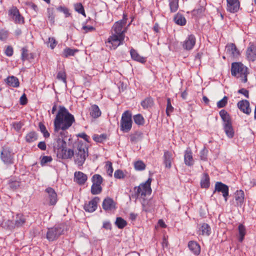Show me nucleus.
I'll list each match as a JSON object with an SVG mask.
<instances>
[{
	"instance_id": "nucleus-1",
	"label": "nucleus",
	"mask_w": 256,
	"mask_h": 256,
	"mask_svg": "<svg viewBox=\"0 0 256 256\" xmlns=\"http://www.w3.org/2000/svg\"><path fill=\"white\" fill-rule=\"evenodd\" d=\"M75 122L74 116L64 106H60L59 110L54 121V136L53 143V149L57 158L59 159H68L74 155L72 149L66 148V143L64 140L66 132Z\"/></svg>"
},
{
	"instance_id": "nucleus-2",
	"label": "nucleus",
	"mask_w": 256,
	"mask_h": 256,
	"mask_svg": "<svg viewBox=\"0 0 256 256\" xmlns=\"http://www.w3.org/2000/svg\"><path fill=\"white\" fill-rule=\"evenodd\" d=\"M72 150L74 152V155L70 158L74 156V162L78 165L79 168L81 169V167L84 163L86 157L88 156V146L83 142L78 141L76 144L74 150Z\"/></svg>"
},
{
	"instance_id": "nucleus-3",
	"label": "nucleus",
	"mask_w": 256,
	"mask_h": 256,
	"mask_svg": "<svg viewBox=\"0 0 256 256\" xmlns=\"http://www.w3.org/2000/svg\"><path fill=\"white\" fill-rule=\"evenodd\" d=\"M248 68L242 63L234 62L232 64L231 74L237 78H240L243 83L248 82Z\"/></svg>"
},
{
	"instance_id": "nucleus-4",
	"label": "nucleus",
	"mask_w": 256,
	"mask_h": 256,
	"mask_svg": "<svg viewBox=\"0 0 256 256\" xmlns=\"http://www.w3.org/2000/svg\"><path fill=\"white\" fill-rule=\"evenodd\" d=\"M151 182L152 178H150L145 182L141 184L138 186H135L134 194H132V196L136 200L138 198L145 200L147 195H150L152 194Z\"/></svg>"
},
{
	"instance_id": "nucleus-5",
	"label": "nucleus",
	"mask_w": 256,
	"mask_h": 256,
	"mask_svg": "<svg viewBox=\"0 0 256 256\" xmlns=\"http://www.w3.org/2000/svg\"><path fill=\"white\" fill-rule=\"evenodd\" d=\"M132 114L129 110H126L122 114L120 121V130L124 132H129L132 128Z\"/></svg>"
},
{
	"instance_id": "nucleus-6",
	"label": "nucleus",
	"mask_w": 256,
	"mask_h": 256,
	"mask_svg": "<svg viewBox=\"0 0 256 256\" xmlns=\"http://www.w3.org/2000/svg\"><path fill=\"white\" fill-rule=\"evenodd\" d=\"M124 36L112 34L106 40L105 44L110 50H116L118 46L124 43Z\"/></svg>"
},
{
	"instance_id": "nucleus-7",
	"label": "nucleus",
	"mask_w": 256,
	"mask_h": 256,
	"mask_svg": "<svg viewBox=\"0 0 256 256\" xmlns=\"http://www.w3.org/2000/svg\"><path fill=\"white\" fill-rule=\"evenodd\" d=\"M14 155L12 150L8 146H4L0 153V159L6 165H12L14 164Z\"/></svg>"
},
{
	"instance_id": "nucleus-8",
	"label": "nucleus",
	"mask_w": 256,
	"mask_h": 256,
	"mask_svg": "<svg viewBox=\"0 0 256 256\" xmlns=\"http://www.w3.org/2000/svg\"><path fill=\"white\" fill-rule=\"evenodd\" d=\"M64 229L60 226L48 228L46 232V238L49 241H54L63 234Z\"/></svg>"
},
{
	"instance_id": "nucleus-9",
	"label": "nucleus",
	"mask_w": 256,
	"mask_h": 256,
	"mask_svg": "<svg viewBox=\"0 0 256 256\" xmlns=\"http://www.w3.org/2000/svg\"><path fill=\"white\" fill-rule=\"evenodd\" d=\"M216 192H222L225 202H227L229 195V188L227 185L220 182H216L213 193L214 194Z\"/></svg>"
},
{
	"instance_id": "nucleus-10",
	"label": "nucleus",
	"mask_w": 256,
	"mask_h": 256,
	"mask_svg": "<svg viewBox=\"0 0 256 256\" xmlns=\"http://www.w3.org/2000/svg\"><path fill=\"white\" fill-rule=\"evenodd\" d=\"M125 25V20H121L115 22L112 28V34L119 36H122L125 37V30H122L123 27Z\"/></svg>"
},
{
	"instance_id": "nucleus-11",
	"label": "nucleus",
	"mask_w": 256,
	"mask_h": 256,
	"mask_svg": "<svg viewBox=\"0 0 256 256\" xmlns=\"http://www.w3.org/2000/svg\"><path fill=\"white\" fill-rule=\"evenodd\" d=\"M26 218L22 214H17L15 222H14L12 220H8L7 225L8 228L12 230L16 227L19 228L22 226L26 222Z\"/></svg>"
},
{
	"instance_id": "nucleus-12",
	"label": "nucleus",
	"mask_w": 256,
	"mask_h": 256,
	"mask_svg": "<svg viewBox=\"0 0 256 256\" xmlns=\"http://www.w3.org/2000/svg\"><path fill=\"white\" fill-rule=\"evenodd\" d=\"M196 43V38L193 34L188 36L186 40L183 42L182 46L185 50H190L194 46Z\"/></svg>"
},
{
	"instance_id": "nucleus-13",
	"label": "nucleus",
	"mask_w": 256,
	"mask_h": 256,
	"mask_svg": "<svg viewBox=\"0 0 256 256\" xmlns=\"http://www.w3.org/2000/svg\"><path fill=\"white\" fill-rule=\"evenodd\" d=\"M9 14L16 24H24V20L20 13L16 7H12L9 11Z\"/></svg>"
},
{
	"instance_id": "nucleus-14",
	"label": "nucleus",
	"mask_w": 256,
	"mask_h": 256,
	"mask_svg": "<svg viewBox=\"0 0 256 256\" xmlns=\"http://www.w3.org/2000/svg\"><path fill=\"white\" fill-rule=\"evenodd\" d=\"M100 198L98 196L94 198L91 200L86 203L84 205V210L89 212H93L98 207V204L100 202Z\"/></svg>"
},
{
	"instance_id": "nucleus-15",
	"label": "nucleus",
	"mask_w": 256,
	"mask_h": 256,
	"mask_svg": "<svg viewBox=\"0 0 256 256\" xmlns=\"http://www.w3.org/2000/svg\"><path fill=\"white\" fill-rule=\"evenodd\" d=\"M227 11L231 13L236 12L240 9V2L238 0H226Z\"/></svg>"
},
{
	"instance_id": "nucleus-16",
	"label": "nucleus",
	"mask_w": 256,
	"mask_h": 256,
	"mask_svg": "<svg viewBox=\"0 0 256 256\" xmlns=\"http://www.w3.org/2000/svg\"><path fill=\"white\" fill-rule=\"evenodd\" d=\"M246 56L248 60L254 62L256 60V46L250 42L246 51Z\"/></svg>"
},
{
	"instance_id": "nucleus-17",
	"label": "nucleus",
	"mask_w": 256,
	"mask_h": 256,
	"mask_svg": "<svg viewBox=\"0 0 256 256\" xmlns=\"http://www.w3.org/2000/svg\"><path fill=\"white\" fill-rule=\"evenodd\" d=\"M226 54L234 58H237L240 54V52L237 48L236 44L233 43H229L227 44L226 46Z\"/></svg>"
},
{
	"instance_id": "nucleus-18",
	"label": "nucleus",
	"mask_w": 256,
	"mask_h": 256,
	"mask_svg": "<svg viewBox=\"0 0 256 256\" xmlns=\"http://www.w3.org/2000/svg\"><path fill=\"white\" fill-rule=\"evenodd\" d=\"M45 192L48 194L49 204L50 206H54L58 201L57 194L54 188L48 187L45 190Z\"/></svg>"
},
{
	"instance_id": "nucleus-19",
	"label": "nucleus",
	"mask_w": 256,
	"mask_h": 256,
	"mask_svg": "<svg viewBox=\"0 0 256 256\" xmlns=\"http://www.w3.org/2000/svg\"><path fill=\"white\" fill-rule=\"evenodd\" d=\"M88 180V176L82 172H76L74 174V182L80 186L84 185Z\"/></svg>"
},
{
	"instance_id": "nucleus-20",
	"label": "nucleus",
	"mask_w": 256,
	"mask_h": 256,
	"mask_svg": "<svg viewBox=\"0 0 256 256\" xmlns=\"http://www.w3.org/2000/svg\"><path fill=\"white\" fill-rule=\"evenodd\" d=\"M184 162L186 166H192L194 164V160L192 156V152L190 148L184 152Z\"/></svg>"
},
{
	"instance_id": "nucleus-21",
	"label": "nucleus",
	"mask_w": 256,
	"mask_h": 256,
	"mask_svg": "<svg viewBox=\"0 0 256 256\" xmlns=\"http://www.w3.org/2000/svg\"><path fill=\"white\" fill-rule=\"evenodd\" d=\"M238 108L244 113L250 114L251 112V109L250 107V102L248 100H242L238 102Z\"/></svg>"
},
{
	"instance_id": "nucleus-22",
	"label": "nucleus",
	"mask_w": 256,
	"mask_h": 256,
	"mask_svg": "<svg viewBox=\"0 0 256 256\" xmlns=\"http://www.w3.org/2000/svg\"><path fill=\"white\" fill-rule=\"evenodd\" d=\"M130 54L132 60L142 64H144L146 61V58L140 56L138 52L133 48L130 50Z\"/></svg>"
},
{
	"instance_id": "nucleus-23",
	"label": "nucleus",
	"mask_w": 256,
	"mask_h": 256,
	"mask_svg": "<svg viewBox=\"0 0 256 256\" xmlns=\"http://www.w3.org/2000/svg\"><path fill=\"white\" fill-rule=\"evenodd\" d=\"M188 248L190 252L196 256H198L200 252V246L196 241L190 240L188 243Z\"/></svg>"
},
{
	"instance_id": "nucleus-24",
	"label": "nucleus",
	"mask_w": 256,
	"mask_h": 256,
	"mask_svg": "<svg viewBox=\"0 0 256 256\" xmlns=\"http://www.w3.org/2000/svg\"><path fill=\"white\" fill-rule=\"evenodd\" d=\"M103 209L106 211L110 210L114 208V200L109 197L106 198L102 204Z\"/></svg>"
},
{
	"instance_id": "nucleus-25",
	"label": "nucleus",
	"mask_w": 256,
	"mask_h": 256,
	"mask_svg": "<svg viewBox=\"0 0 256 256\" xmlns=\"http://www.w3.org/2000/svg\"><path fill=\"white\" fill-rule=\"evenodd\" d=\"M210 178L208 173H204L202 175L200 184L202 188L208 189L210 186Z\"/></svg>"
},
{
	"instance_id": "nucleus-26",
	"label": "nucleus",
	"mask_w": 256,
	"mask_h": 256,
	"mask_svg": "<svg viewBox=\"0 0 256 256\" xmlns=\"http://www.w3.org/2000/svg\"><path fill=\"white\" fill-rule=\"evenodd\" d=\"M164 158V163L166 167L170 168L172 167V162L173 160L172 154L169 151H165Z\"/></svg>"
},
{
	"instance_id": "nucleus-27",
	"label": "nucleus",
	"mask_w": 256,
	"mask_h": 256,
	"mask_svg": "<svg viewBox=\"0 0 256 256\" xmlns=\"http://www.w3.org/2000/svg\"><path fill=\"white\" fill-rule=\"evenodd\" d=\"M235 199L236 204L238 206H242L244 202V192L242 190H238L235 193Z\"/></svg>"
},
{
	"instance_id": "nucleus-28",
	"label": "nucleus",
	"mask_w": 256,
	"mask_h": 256,
	"mask_svg": "<svg viewBox=\"0 0 256 256\" xmlns=\"http://www.w3.org/2000/svg\"><path fill=\"white\" fill-rule=\"evenodd\" d=\"M7 84L11 87L18 88L20 86L18 79L14 76H9L6 80Z\"/></svg>"
},
{
	"instance_id": "nucleus-29",
	"label": "nucleus",
	"mask_w": 256,
	"mask_h": 256,
	"mask_svg": "<svg viewBox=\"0 0 256 256\" xmlns=\"http://www.w3.org/2000/svg\"><path fill=\"white\" fill-rule=\"evenodd\" d=\"M219 114L223 121V124H228L232 123L230 114L225 110H222Z\"/></svg>"
},
{
	"instance_id": "nucleus-30",
	"label": "nucleus",
	"mask_w": 256,
	"mask_h": 256,
	"mask_svg": "<svg viewBox=\"0 0 256 256\" xmlns=\"http://www.w3.org/2000/svg\"><path fill=\"white\" fill-rule=\"evenodd\" d=\"M223 128L226 136L228 138H234V132L232 126V123L228 124H223Z\"/></svg>"
},
{
	"instance_id": "nucleus-31",
	"label": "nucleus",
	"mask_w": 256,
	"mask_h": 256,
	"mask_svg": "<svg viewBox=\"0 0 256 256\" xmlns=\"http://www.w3.org/2000/svg\"><path fill=\"white\" fill-rule=\"evenodd\" d=\"M101 114L100 109L96 104L92 105L90 108V116L94 118H96L100 116Z\"/></svg>"
},
{
	"instance_id": "nucleus-32",
	"label": "nucleus",
	"mask_w": 256,
	"mask_h": 256,
	"mask_svg": "<svg viewBox=\"0 0 256 256\" xmlns=\"http://www.w3.org/2000/svg\"><path fill=\"white\" fill-rule=\"evenodd\" d=\"M34 58V54L32 53H29L26 47L22 48L21 54V60L22 61L24 62L26 60L33 59Z\"/></svg>"
},
{
	"instance_id": "nucleus-33",
	"label": "nucleus",
	"mask_w": 256,
	"mask_h": 256,
	"mask_svg": "<svg viewBox=\"0 0 256 256\" xmlns=\"http://www.w3.org/2000/svg\"><path fill=\"white\" fill-rule=\"evenodd\" d=\"M174 20L176 24L181 26L186 25V22L185 17L180 13H178L174 16Z\"/></svg>"
},
{
	"instance_id": "nucleus-34",
	"label": "nucleus",
	"mask_w": 256,
	"mask_h": 256,
	"mask_svg": "<svg viewBox=\"0 0 256 256\" xmlns=\"http://www.w3.org/2000/svg\"><path fill=\"white\" fill-rule=\"evenodd\" d=\"M78 52V50L77 49L66 47L64 50L61 56L63 58H66L70 56H74Z\"/></svg>"
},
{
	"instance_id": "nucleus-35",
	"label": "nucleus",
	"mask_w": 256,
	"mask_h": 256,
	"mask_svg": "<svg viewBox=\"0 0 256 256\" xmlns=\"http://www.w3.org/2000/svg\"><path fill=\"white\" fill-rule=\"evenodd\" d=\"M211 228L208 224L204 223L199 228L200 234L208 236L210 234Z\"/></svg>"
},
{
	"instance_id": "nucleus-36",
	"label": "nucleus",
	"mask_w": 256,
	"mask_h": 256,
	"mask_svg": "<svg viewBox=\"0 0 256 256\" xmlns=\"http://www.w3.org/2000/svg\"><path fill=\"white\" fill-rule=\"evenodd\" d=\"M38 138V134L34 131L29 132L25 136L26 141L28 143H31L36 140Z\"/></svg>"
},
{
	"instance_id": "nucleus-37",
	"label": "nucleus",
	"mask_w": 256,
	"mask_h": 256,
	"mask_svg": "<svg viewBox=\"0 0 256 256\" xmlns=\"http://www.w3.org/2000/svg\"><path fill=\"white\" fill-rule=\"evenodd\" d=\"M238 241L242 242L246 234V226L242 224H240L238 226Z\"/></svg>"
},
{
	"instance_id": "nucleus-38",
	"label": "nucleus",
	"mask_w": 256,
	"mask_h": 256,
	"mask_svg": "<svg viewBox=\"0 0 256 256\" xmlns=\"http://www.w3.org/2000/svg\"><path fill=\"white\" fill-rule=\"evenodd\" d=\"M140 104L144 109H147L152 106L154 105V100L151 97H148L142 100Z\"/></svg>"
},
{
	"instance_id": "nucleus-39",
	"label": "nucleus",
	"mask_w": 256,
	"mask_h": 256,
	"mask_svg": "<svg viewBox=\"0 0 256 256\" xmlns=\"http://www.w3.org/2000/svg\"><path fill=\"white\" fill-rule=\"evenodd\" d=\"M48 20L50 24L52 25L54 23L55 15L54 8H47Z\"/></svg>"
},
{
	"instance_id": "nucleus-40",
	"label": "nucleus",
	"mask_w": 256,
	"mask_h": 256,
	"mask_svg": "<svg viewBox=\"0 0 256 256\" xmlns=\"http://www.w3.org/2000/svg\"><path fill=\"white\" fill-rule=\"evenodd\" d=\"M205 10V8L204 6H200L198 8L194 9L192 12V16H196L197 18H200L203 16Z\"/></svg>"
},
{
	"instance_id": "nucleus-41",
	"label": "nucleus",
	"mask_w": 256,
	"mask_h": 256,
	"mask_svg": "<svg viewBox=\"0 0 256 256\" xmlns=\"http://www.w3.org/2000/svg\"><path fill=\"white\" fill-rule=\"evenodd\" d=\"M133 119L135 124L138 126H143L145 123V120L144 116L140 114L134 115Z\"/></svg>"
},
{
	"instance_id": "nucleus-42",
	"label": "nucleus",
	"mask_w": 256,
	"mask_h": 256,
	"mask_svg": "<svg viewBox=\"0 0 256 256\" xmlns=\"http://www.w3.org/2000/svg\"><path fill=\"white\" fill-rule=\"evenodd\" d=\"M114 224L119 229H122L126 226L128 223L126 221L122 218L117 217Z\"/></svg>"
},
{
	"instance_id": "nucleus-43",
	"label": "nucleus",
	"mask_w": 256,
	"mask_h": 256,
	"mask_svg": "<svg viewBox=\"0 0 256 256\" xmlns=\"http://www.w3.org/2000/svg\"><path fill=\"white\" fill-rule=\"evenodd\" d=\"M92 138L96 142L102 143L107 139V134H102L100 135L94 134L92 136Z\"/></svg>"
},
{
	"instance_id": "nucleus-44",
	"label": "nucleus",
	"mask_w": 256,
	"mask_h": 256,
	"mask_svg": "<svg viewBox=\"0 0 256 256\" xmlns=\"http://www.w3.org/2000/svg\"><path fill=\"white\" fill-rule=\"evenodd\" d=\"M38 128L40 131L42 133L43 136L45 138H47L50 137V134L48 132L47 130L46 126L42 122H39L38 124Z\"/></svg>"
},
{
	"instance_id": "nucleus-45",
	"label": "nucleus",
	"mask_w": 256,
	"mask_h": 256,
	"mask_svg": "<svg viewBox=\"0 0 256 256\" xmlns=\"http://www.w3.org/2000/svg\"><path fill=\"white\" fill-rule=\"evenodd\" d=\"M103 178L102 176L98 174H94L92 178V184L101 186Z\"/></svg>"
},
{
	"instance_id": "nucleus-46",
	"label": "nucleus",
	"mask_w": 256,
	"mask_h": 256,
	"mask_svg": "<svg viewBox=\"0 0 256 256\" xmlns=\"http://www.w3.org/2000/svg\"><path fill=\"white\" fill-rule=\"evenodd\" d=\"M56 9L58 12L63 13L66 18H68L71 16L69 9L64 6H60Z\"/></svg>"
},
{
	"instance_id": "nucleus-47",
	"label": "nucleus",
	"mask_w": 256,
	"mask_h": 256,
	"mask_svg": "<svg viewBox=\"0 0 256 256\" xmlns=\"http://www.w3.org/2000/svg\"><path fill=\"white\" fill-rule=\"evenodd\" d=\"M56 78L60 80H62L66 84V74L64 69L58 72Z\"/></svg>"
},
{
	"instance_id": "nucleus-48",
	"label": "nucleus",
	"mask_w": 256,
	"mask_h": 256,
	"mask_svg": "<svg viewBox=\"0 0 256 256\" xmlns=\"http://www.w3.org/2000/svg\"><path fill=\"white\" fill-rule=\"evenodd\" d=\"M146 164L142 160H138L134 163V168L135 170L138 171H142L145 170Z\"/></svg>"
},
{
	"instance_id": "nucleus-49",
	"label": "nucleus",
	"mask_w": 256,
	"mask_h": 256,
	"mask_svg": "<svg viewBox=\"0 0 256 256\" xmlns=\"http://www.w3.org/2000/svg\"><path fill=\"white\" fill-rule=\"evenodd\" d=\"M166 100L167 103L166 112L168 116H170V114L174 112V108L172 105L170 98H168Z\"/></svg>"
},
{
	"instance_id": "nucleus-50",
	"label": "nucleus",
	"mask_w": 256,
	"mask_h": 256,
	"mask_svg": "<svg viewBox=\"0 0 256 256\" xmlns=\"http://www.w3.org/2000/svg\"><path fill=\"white\" fill-rule=\"evenodd\" d=\"M169 6L172 12H176L178 8V0H170Z\"/></svg>"
},
{
	"instance_id": "nucleus-51",
	"label": "nucleus",
	"mask_w": 256,
	"mask_h": 256,
	"mask_svg": "<svg viewBox=\"0 0 256 256\" xmlns=\"http://www.w3.org/2000/svg\"><path fill=\"white\" fill-rule=\"evenodd\" d=\"M90 192L94 195L100 194L102 192V187L100 185L92 184Z\"/></svg>"
},
{
	"instance_id": "nucleus-52",
	"label": "nucleus",
	"mask_w": 256,
	"mask_h": 256,
	"mask_svg": "<svg viewBox=\"0 0 256 256\" xmlns=\"http://www.w3.org/2000/svg\"><path fill=\"white\" fill-rule=\"evenodd\" d=\"M74 7L76 12L86 16L84 8L81 3H76L74 4Z\"/></svg>"
},
{
	"instance_id": "nucleus-53",
	"label": "nucleus",
	"mask_w": 256,
	"mask_h": 256,
	"mask_svg": "<svg viewBox=\"0 0 256 256\" xmlns=\"http://www.w3.org/2000/svg\"><path fill=\"white\" fill-rule=\"evenodd\" d=\"M208 150L205 146L204 147L202 150L200 152V159L203 161H207Z\"/></svg>"
},
{
	"instance_id": "nucleus-54",
	"label": "nucleus",
	"mask_w": 256,
	"mask_h": 256,
	"mask_svg": "<svg viewBox=\"0 0 256 256\" xmlns=\"http://www.w3.org/2000/svg\"><path fill=\"white\" fill-rule=\"evenodd\" d=\"M24 123L22 122H14L12 124V128L17 132H20L22 128L24 126Z\"/></svg>"
},
{
	"instance_id": "nucleus-55",
	"label": "nucleus",
	"mask_w": 256,
	"mask_h": 256,
	"mask_svg": "<svg viewBox=\"0 0 256 256\" xmlns=\"http://www.w3.org/2000/svg\"><path fill=\"white\" fill-rule=\"evenodd\" d=\"M9 35V32L5 29L0 30V40L4 41L6 40Z\"/></svg>"
},
{
	"instance_id": "nucleus-56",
	"label": "nucleus",
	"mask_w": 256,
	"mask_h": 256,
	"mask_svg": "<svg viewBox=\"0 0 256 256\" xmlns=\"http://www.w3.org/2000/svg\"><path fill=\"white\" fill-rule=\"evenodd\" d=\"M228 100V98L226 96H224L221 100L217 102V107L218 108H224L227 104Z\"/></svg>"
},
{
	"instance_id": "nucleus-57",
	"label": "nucleus",
	"mask_w": 256,
	"mask_h": 256,
	"mask_svg": "<svg viewBox=\"0 0 256 256\" xmlns=\"http://www.w3.org/2000/svg\"><path fill=\"white\" fill-rule=\"evenodd\" d=\"M58 44L57 41L54 37L48 38V46L51 49L54 50Z\"/></svg>"
},
{
	"instance_id": "nucleus-58",
	"label": "nucleus",
	"mask_w": 256,
	"mask_h": 256,
	"mask_svg": "<svg viewBox=\"0 0 256 256\" xmlns=\"http://www.w3.org/2000/svg\"><path fill=\"white\" fill-rule=\"evenodd\" d=\"M8 185L11 188L16 190L20 186V182L18 180H9Z\"/></svg>"
},
{
	"instance_id": "nucleus-59",
	"label": "nucleus",
	"mask_w": 256,
	"mask_h": 256,
	"mask_svg": "<svg viewBox=\"0 0 256 256\" xmlns=\"http://www.w3.org/2000/svg\"><path fill=\"white\" fill-rule=\"evenodd\" d=\"M52 160L51 156H43L41 158L40 164L42 166H44L46 163L50 162Z\"/></svg>"
},
{
	"instance_id": "nucleus-60",
	"label": "nucleus",
	"mask_w": 256,
	"mask_h": 256,
	"mask_svg": "<svg viewBox=\"0 0 256 256\" xmlns=\"http://www.w3.org/2000/svg\"><path fill=\"white\" fill-rule=\"evenodd\" d=\"M125 176L122 170H117L114 173V177L118 179L124 178Z\"/></svg>"
},
{
	"instance_id": "nucleus-61",
	"label": "nucleus",
	"mask_w": 256,
	"mask_h": 256,
	"mask_svg": "<svg viewBox=\"0 0 256 256\" xmlns=\"http://www.w3.org/2000/svg\"><path fill=\"white\" fill-rule=\"evenodd\" d=\"M5 54L8 56H12L14 54V50L12 46H8L6 48L4 52Z\"/></svg>"
},
{
	"instance_id": "nucleus-62",
	"label": "nucleus",
	"mask_w": 256,
	"mask_h": 256,
	"mask_svg": "<svg viewBox=\"0 0 256 256\" xmlns=\"http://www.w3.org/2000/svg\"><path fill=\"white\" fill-rule=\"evenodd\" d=\"M238 92L243 94L246 98H249V91L246 88H240L238 90Z\"/></svg>"
},
{
	"instance_id": "nucleus-63",
	"label": "nucleus",
	"mask_w": 256,
	"mask_h": 256,
	"mask_svg": "<svg viewBox=\"0 0 256 256\" xmlns=\"http://www.w3.org/2000/svg\"><path fill=\"white\" fill-rule=\"evenodd\" d=\"M82 30H84V33H87L90 32L94 31L96 28L92 26H82Z\"/></svg>"
},
{
	"instance_id": "nucleus-64",
	"label": "nucleus",
	"mask_w": 256,
	"mask_h": 256,
	"mask_svg": "<svg viewBox=\"0 0 256 256\" xmlns=\"http://www.w3.org/2000/svg\"><path fill=\"white\" fill-rule=\"evenodd\" d=\"M20 104L22 105H26L28 102L27 98L26 95L24 94L20 98Z\"/></svg>"
}]
</instances>
